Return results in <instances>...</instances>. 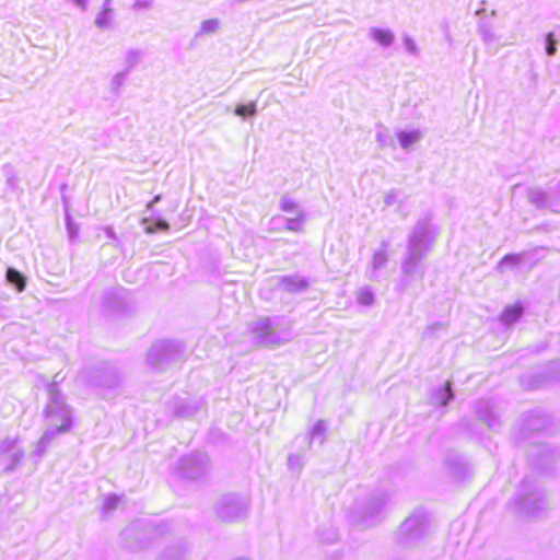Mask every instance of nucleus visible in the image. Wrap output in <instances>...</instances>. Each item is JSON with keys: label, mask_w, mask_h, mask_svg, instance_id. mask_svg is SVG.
I'll return each instance as SVG.
<instances>
[{"label": "nucleus", "mask_w": 560, "mask_h": 560, "mask_svg": "<svg viewBox=\"0 0 560 560\" xmlns=\"http://www.w3.org/2000/svg\"><path fill=\"white\" fill-rule=\"evenodd\" d=\"M158 230H161V231H168L170 230V224L163 220V219H159L154 225H148L145 226V233L148 234H153L155 233Z\"/></svg>", "instance_id": "36"}, {"label": "nucleus", "mask_w": 560, "mask_h": 560, "mask_svg": "<svg viewBox=\"0 0 560 560\" xmlns=\"http://www.w3.org/2000/svg\"><path fill=\"white\" fill-rule=\"evenodd\" d=\"M516 503L520 512L528 517H539L548 509L545 492L527 479L522 483V491Z\"/></svg>", "instance_id": "3"}, {"label": "nucleus", "mask_w": 560, "mask_h": 560, "mask_svg": "<svg viewBox=\"0 0 560 560\" xmlns=\"http://www.w3.org/2000/svg\"><path fill=\"white\" fill-rule=\"evenodd\" d=\"M57 438L56 434L52 433V431L45 430L42 438L36 443L32 455L36 456L38 458L43 457L50 445V443Z\"/></svg>", "instance_id": "16"}, {"label": "nucleus", "mask_w": 560, "mask_h": 560, "mask_svg": "<svg viewBox=\"0 0 560 560\" xmlns=\"http://www.w3.org/2000/svg\"><path fill=\"white\" fill-rule=\"evenodd\" d=\"M200 402H190L186 401V399H180L175 402L174 412L179 417H190L200 408Z\"/></svg>", "instance_id": "17"}, {"label": "nucleus", "mask_w": 560, "mask_h": 560, "mask_svg": "<svg viewBox=\"0 0 560 560\" xmlns=\"http://www.w3.org/2000/svg\"><path fill=\"white\" fill-rule=\"evenodd\" d=\"M7 281L14 285L19 292L25 289V277L14 268H8L5 273Z\"/></svg>", "instance_id": "22"}, {"label": "nucleus", "mask_w": 560, "mask_h": 560, "mask_svg": "<svg viewBox=\"0 0 560 560\" xmlns=\"http://www.w3.org/2000/svg\"><path fill=\"white\" fill-rule=\"evenodd\" d=\"M454 398L451 382H446L445 386L438 388L431 397L432 404L439 406H447Z\"/></svg>", "instance_id": "14"}, {"label": "nucleus", "mask_w": 560, "mask_h": 560, "mask_svg": "<svg viewBox=\"0 0 560 560\" xmlns=\"http://www.w3.org/2000/svg\"><path fill=\"white\" fill-rule=\"evenodd\" d=\"M387 138H389V136L386 132H377L376 135V141L380 143L381 147L386 145Z\"/></svg>", "instance_id": "44"}, {"label": "nucleus", "mask_w": 560, "mask_h": 560, "mask_svg": "<svg viewBox=\"0 0 560 560\" xmlns=\"http://www.w3.org/2000/svg\"><path fill=\"white\" fill-rule=\"evenodd\" d=\"M119 502H120V497H118L116 494H109V495L105 497L102 509L104 512H112L115 509H117Z\"/></svg>", "instance_id": "33"}, {"label": "nucleus", "mask_w": 560, "mask_h": 560, "mask_svg": "<svg viewBox=\"0 0 560 560\" xmlns=\"http://www.w3.org/2000/svg\"><path fill=\"white\" fill-rule=\"evenodd\" d=\"M385 498H376L373 500V502L370 503L368 511L364 512V515L362 517L357 516L355 522L370 525L369 518L376 515L385 504Z\"/></svg>", "instance_id": "18"}, {"label": "nucleus", "mask_w": 560, "mask_h": 560, "mask_svg": "<svg viewBox=\"0 0 560 560\" xmlns=\"http://www.w3.org/2000/svg\"><path fill=\"white\" fill-rule=\"evenodd\" d=\"M399 144L402 149L408 150L411 145L416 144L422 139V133L418 130L410 132L400 131L397 135Z\"/></svg>", "instance_id": "19"}, {"label": "nucleus", "mask_w": 560, "mask_h": 560, "mask_svg": "<svg viewBox=\"0 0 560 560\" xmlns=\"http://www.w3.org/2000/svg\"><path fill=\"white\" fill-rule=\"evenodd\" d=\"M19 178L15 174V172L11 168L7 172V185L10 186L12 189H15L18 187Z\"/></svg>", "instance_id": "41"}, {"label": "nucleus", "mask_w": 560, "mask_h": 560, "mask_svg": "<svg viewBox=\"0 0 560 560\" xmlns=\"http://www.w3.org/2000/svg\"><path fill=\"white\" fill-rule=\"evenodd\" d=\"M400 197H401V191L400 190H398V189H390L385 195L384 203L387 207H392L394 205L400 203L401 202Z\"/></svg>", "instance_id": "32"}, {"label": "nucleus", "mask_w": 560, "mask_h": 560, "mask_svg": "<svg viewBox=\"0 0 560 560\" xmlns=\"http://www.w3.org/2000/svg\"><path fill=\"white\" fill-rule=\"evenodd\" d=\"M112 0H105L103 3L102 12L110 14L113 12L112 9Z\"/></svg>", "instance_id": "46"}, {"label": "nucleus", "mask_w": 560, "mask_h": 560, "mask_svg": "<svg viewBox=\"0 0 560 560\" xmlns=\"http://www.w3.org/2000/svg\"><path fill=\"white\" fill-rule=\"evenodd\" d=\"M183 555V550L168 549L158 560H182Z\"/></svg>", "instance_id": "38"}, {"label": "nucleus", "mask_w": 560, "mask_h": 560, "mask_svg": "<svg viewBox=\"0 0 560 560\" xmlns=\"http://www.w3.org/2000/svg\"><path fill=\"white\" fill-rule=\"evenodd\" d=\"M429 230L430 223L428 219L418 221L409 235L407 247L429 252L431 245Z\"/></svg>", "instance_id": "9"}, {"label": "nucleus", "mask_w": 560, "mask_h": 560, "mask_svg": "<svg viewBox=\"0 0 560 560\" xmlns=\"http://www.w3.org/2000/svg\"><path fill=\"white\" fill-rule=\"evenodd\" d=\"M161 200V195H156L151 201L153 205L158 203Z\"/></svg>", "instance_id": "48"}, {"label": "nucleus", "mask_w": 560, "mask_h": 560, "mask_svg": "<svg viewBox=\"0 0 560 560\" xmlns=\"http://www.w3.org/2000/svg\"><path fill=\"white\" fill-rule=\"evenodd\" d=\"M428 520L423 514H412L399 527V536L405 544H413L428 533Z\"/></svg>", "instance_id": "7"}, {"label": "nucleus", "mask_w": 560, "mask_h": 560, "mask_svg": "<svg viewBox=\"0 0 560 560\" xmlns=\"http://www.w3.org/2000/svg\"><path fill=\"white\" fill-rule=\"evenodd\" d=\"M247 501L234 494H225L215 503V513L224 522L241 518L247 510Z\"/></svg>", "instance_id": "6"}, {"label": "nucleus", "mask_w": 560, "mask_h": 560, "mask_svg": "<svg viewBox=\"0 0 560 560\" xmlns=\"http://www.w3.org/2000/svg\"><path fill=\"white\" fill-rule=\"evenodd\" d=\"M128 71H120V72H117L112 81H110V90L114 92V93H117L119 91V89L121 88V85L124 84L125 82V79H126V75H127Z\"/></svg>", "instance_id": "34"}, {"label": "nucleus", "mask_w": 560, "mask_h": 560, "mask_svg": "<svg viewBox=\"0 0 560 560\" xmlns=\"http://www.w3.org/2000/svg\"><path fill=\"white\" fill-rule=\"evenodd\" d=\"M386 262H387V254H386L385 248L376 250L373 254V257L371 260V266H372L373 271L382 269L383 267H385Z\"/></svg>", "instance_id": "27"}, {"label": "nucleus", "mask_w": 560, "mask_h": 560, "mask_svg": "<svg viewBox=\"0 0 560 560\" xmlns=\"http://www.w3.org/2000/svg\"><path fill=\"white\" fill-rule=\"evenodd\" d=\"M478 34L480 35L485 45L489 46L498 40V36L492 31V26L490 23L480 22L477 27Z\"/></svg>", "instance_id": "20"}, {"label": "nucleus", "mask_w": 560, "mask_h": 560, "mask_svg": "<svg viewBox=\"0 0 560 560\" xmlns=\"http://www.w3.org/2000/svg\"><path fill=\"white\" fill-rule=\"evenodd\" d=\"M495 15V11H491V16H494Z\"/></svg>", "instance_id": "53"}, {"label": "nucleus", "mask_w": 560, "mask_h": 560, "mask_svg": "<svg viewBox=\"0 0 560 560\" xmlns=\"http://www.w3.org/2000/svg\"><path fill=\"white\" fill-rule=\"evenodd\" d=\"M540 422H541V420H540L539 418H537V419H530V420H528V422H527V424H526V425H527V428H528L529 430H533V431H539V430H541V429H542V427L540 425Z\"/></svg>", "instance_id": "43"}, {"label": "nucleus", "mask_w": 560, "mask_h": 560, "mask_svg": "<svg viewBox=\"0 0 560 560\" xmlns=\"http://www.w3.org/2000/svg\"><path fill=\"white\" fill-rule=\"evenodd\" d=\"M522 314L523 307L520 304L509 305L500 315V319L504 325L510 326L517 322Z\"/></svg>", "instance_id": "15"}, {"label": "nucleus", "mask_w": 560, "mask_h": 560, "mask_svg": "<svg viewBox=\"0 0 560 560\" xmlns=\"http://www.w3.org/2000/svg\"><path fill=\"white\" fill-rule=\"evenodd\" d=\"M47 392L48 401L44 409L46 430L52 431L57 436L68 433L73 424V410L67 404L65 395L59 390L55 381L48 385Z\"/></svg>", "instance_id": "1"}, {"label": "nucleus", "mask_w": 560, "mask_h": 560, "mask_svg": "<svg viewBox=\"0 0 560 560\" xmlns=\"http://www.w3.org/2000/svg\"><path fill=\"white\" fill-rule=\"evenodd\" d=\"M153 206H154V205H153V202H152V201H150V202L147 205V209H148V210H152Z\"/></svg>", "instance_id": "49"}, {"label": "nucleus", "mask_w": 560, "mask_h": 560, "mask_svg": "<svg viewBox=\"0 0 560 560\" xmlns=\"http://www.w3.org/2000/svg\"><path fill=\"white\" fill-rule=\"evenodd\" d=\"M287 225L285 229L289 231L298 232L302 229V225L305 221V212H299L295 215L285 219Z\"/></svg>", "instance_id": "26"}, {"label": "nucleus", "mask_w": 560, "mask_h": 560, "mask_svg": "<svg viewBox=\"0 0 560 560\" xmlns=\"http://www.w3.org/2000/svg\"><path fill=\"white\" fill-rule=\"evenodd\" d=\"M528 199L539 209H549L551 212H560V201H552L548 194L540 189H530Z\"/></svg>", "instance_id": "11"}, {"label": "nucleus", "mask_w": 560, "mask_h": 560, "mask_svg": "<svg viewBox=\"0 0 560 560\" xmlns=\"http://www.w3.org/2000/svg\"><path fill=\"white\" fill-rule=\"evenodd\" d=\"M141 59V52L137 49H130L127 51L125 56V62L127 65L126 71L129 72L130 69H132L136 65L139 63Z\"/></svg>", "instance_id": "31"}, {"label": "nucleus", "mask_w": 560, "mask_h": 560, "mask_svg": "<svg viewBox=\"0 0 560 560\" xmlns=\"http://www.w3.org/2000/svg\"><path fill=\"white\" fill-rule=\"evenodd\" d=\"M485 11H486L485 9H479V10H477L476 14L480 15V14L485 13Z\"/></svg>", "instance_id": "50"}, {"label": "nucleus", "mask_w": 560, "mask_h": 560, "mask_svg": "<svg viewBox=\"0 0 560 560\" xmlns=\"http://www.w3.org/2000/svg\"><path fill=\"white\" fill-rule=\"evenodd\" d=\"M69 233H70V236L73 237L74 235V230H72L71 228H69Z\"/></svg>", "instance_id": "52"}, {"label": "nucleus", "mask_w": 560, "mask_h": 560, "mask_svg": "<svg viewBox=\"0 0 560 560\" xmlns=\"http://www.w3.org/2000/svg\"><path fill=\"white\" fill-rule=\"evenodd\" d=\"M288 466L291 470L300 471L303 467V460L300 455L291 454L288 457Z\"/></svg>", "instance_id": "37"}, {"label": "nucleus", "mask_w": 560, "mask_h": 560, "mask_svg": "<svg viewBox=\"0 0 560 560\" xmlns=\"http://www.w3.org/2000/svg\"><path fill=\"white\" fill-rule=\"evenodd\" d=\"M105 232H106L107 237H109L112 240H116V233L112 226H106Z\"/></svg>", "instance_id": "47"}, {"label": "nucleus", "mask_w": 560, "mask_h": 560, "mask_svg": "<svg viewBox=\"0 0 560 560\" xmlns=\"http://www.w3.org/2000/svg\"><path fill=\"white\" fill-rule=\"evenodd\" d=\"M148 222H149V219H148V218H143V219H142V221H141V223H142L143 225H144V224H147Z\"/></svg>", "instance_id": "51"}, {"label": "nucleus", "mask_w": 560, "mask_h": 560, "mask_svg": "<svg viewBox=\"0 0 560 560\" xmlns=\"http://www.w3.org/2000/svg\"><path fill=\"white\" fill-rule=\"evenodd\" d=\"M178 474L186 479H199L210 471L208 456L203 453H195L182 457L178 462Z\"/></svg>", "instance_id": "4"}, {"label": "nucleus", "mask_w": 560, "mask_h": 560, "mask_svg": "<svg viewBox=\"0 0 560 560\" xmlns=\"http://www.w3.org/2000/svg\"><path fill=\"white\" fill-rule=\"evenodd\" d=\"M279 206L283 212L290 213L292 215H295L299 212H304V210L300 208L296 201L289 195H283L280 198Z\"/></svg>", "instance_id": "23"}, {"label": "nucleus", "mask_w": 560, "mask_h": 560, "mask_svg": "<svg viewBox=\"0 0 560 560\" xmlns=\"http://www.w3.org/2000/svg\"><path fill=\"white\" fill-rule=\"evenodd\" d=\"M358 302L364 306H371L374 303V293L369 288H362L358 291Z\"/></svg>", "instance_id": "30"}, {"label": "nucleus", "mask_w": 560, "mask_h": 560, "mask_svg": "<svg viewBox=\"0 0 560 560\" xmlns=\"http://www.w3.org/2000/svg\"><path fill=\"white\" fill-rule=\"evenodd\" d=\"M428 252L407 247L406 256L401 265V271L405 276L411 277L418 272L421 260Z\"/></svg>", "instance_id": "10"}, {"label": "nucleus", "mask_w": 560, "mask_h": 560, "mask_svg": "<svg viewBox=\"0 0 560 560\" xmlns=\"http://www.w3.org/2000/svg\"><path fill=\"white\" fill-rule=\"evenodd\" d=\"M523 261V256L521 254L514 255H505L499 262L498 269L502 272L505 266H516Z\"/></svg>", "instance_id": "29"}, {"label": "nucleus", "mask_w": 560, "mask_h": 560, "mask_svg": "<svg viewBox=\"0 0 560 560\" xmlns=\"http://www.w3.org/2000/svg\"><path fill=\"white\" fill-rule=\"evenodd\" d=\"M24 458V450L18 439L7 438L0 442V462L4 465V471L15 470Z\"/></svg>", "instance_id": "8"}, {"label": "nucleus", "mask_w": 560, "mask_h": 560, "mask_svg": "<svg viewBox=\"0 0 560 560\" xmlns=\"http://www.w3.org/2000/svg\"><path fill=\"white\" fill-rule=\"evenodd\" d=\"M325 433H326V423L324 420H318L314 427L312 428L310 432V444L313 441L318 440L319 444H323L325 441Z\"/></svg>", "instance_id": "24"}, {"label": "nucleus", "mask_w": 560, "mask_h": 560, "mask_svg": "<svg viewBox=\"0 0 560 560\" xmlns=\"http://www.w3.org/2000/svg\"><path fill=\"white\" fill-rule=\"evenodd\" d=\"M290 326L279 317H259L248 324L247 331L257 347H275L290 339Z\"/></svg>", "instance_id": "2"}, {"label": "nucleus", "mask_w": 560, "mask_h": 560, "mask_svg": "<svg viewBox=\"0 0 560 560\" xmlns=\"http://www.w3.org/2000/svg\"><path fill=\"white\" fill-rule=\"evenodd\" d=\"M180 355V345L171 340H160L152 345L147 354V363L159 368L164 363L177 360Z\"/></svg>", "instance_id": "5"}, {"label": "nucleus", "mask_w": 560, "mask_h": 560, "mask_svg": "<svg viewBox=\"0 0 560 560\" xmlns=\"http://www.w3.org/2000/svg\"><path fill=\"white\" fill-rule=\"evenodd\" d=\"M483 421L490 429H494L499 424L498 419L493 417H490L489 419L485 418Z\"/></svg>", "instance_id": "45"}, {"label": "nucleus", "mask_w": 560, "mask_h": 560, "mask_svg": "<svg viewBox=\"0 0 560 560\" xmlns=\"http://www.w3.org/2000/svg\"><path fill=\"white\" fill-rule=\"evenodd\" d=\"M279 285L289 293L304 292L308 288V281L300 276H285L279 279Z\"/></svg>", "instance_id": "12"}, {"label": "nucleus", "mask_w": 560, "mask_h": 560, "mask_svg": "<svg viewBox=\"0 0 560 560\" xmlns=\"http://www.w3.org/2000/svg\"><path fill=\"white\" fill-rule=\"evenodd\" d=\"M152 5V0H135L132 8L133 10H144Z\"/></svg>", "instance_id": "42"}, {"label": "nucleus", "mask_w": 560, "mask_h": 560, "mask_svg": "<svg viewBox=\"0 0 560 560\" xmlns=\"http://www.w3.org/2000/svg\"><path fill=\"white\" fill-rule=\"evenodd\" d=\"M402 42H404V47L407 52H409L412 56L419 55L418 46L416 45L415 40L410 36H405Z\"/></svg>", "instance_id": "39"}, {"label": "nucleus", "mask_w": 560, "mask_h": 560, "mask_svg": "<svg viewBox=\"0 0 560 560\" xmlns=\"http://www.w3.org/2000/svg\"><path fill=\"white\" fill-rule=\"evenodd\" d=\"M234 114L243 118L254 117L257 114V104L255 102H250L245 105H237Z\"/></svg>", "instance_id": "25"}, {"label": "nucleus", "mask_w": 560, "mask_h": 560, "mask_svg": "<svg viewBox=\"0 0 560 560\" xmlns=\"http://www.w3.org/2000/svg\"><path fill=\"white\" fill-rule=\"evenodd\" d=\"M557 43L553 33H548L546 37V52L548 56H553L557 52Z\"/></svg>", "instance_id": "35"}, {"label": "nucleus", "mask_w": 560, "mask_h": 560, "mask_svg": "<svg viewBox=\"0 0 560 560\" xmlns=\"http://www.w3.org/2000/svg\"><path fill=\"white\" fill-rule=\"evenodd\" d=\"M369 36L384 47H389L395 39V35L392 31L378 27H371L369 30Z\"/></svg>", "instance_id": "13"}, {"label": "nucleus", "mask_w": 560, "mask_h": 560, "mask_svg": "<svg viewBox=\"0 0 560 560\" xmlns=\"http://www.w3.org/2000/svg\"><path fill=\"white\" fill-rule=\"evenodd\" d=\"M120 381L119 373L114 369H109L101 376L100 385L106 388H115L120 384Z\"/></svg>", "instance_id": "21"}, {"label": "nucleus", "mask_w": 560, "mask_h": 560, "mask_svg": "<svg viewBox=\"0 0 560 560\" xmlns=\"http://www.w3.org/2000/svg\"><path fill=\"white\" fill-rule=\"evenodd\" d=\"M220 21L218 19L206 20L201 23L199 34L208 35L219 31Z\"/></svg>", "instance_id": "28"}, {"label": "nucleus", "mask_w": 560, "mask_h": 560, "mask_svg": "<svg viewBox=\"0 0 560 560\" xmlns=\"http://www.w3.org/2000/svg\"><path fill=\"white\" fill-rule=\"evenodd\" d=\"M109 14L107 13H104V12H100L96 18H95V25L102 30H105V28H108L109 27Z\"/></svg>", "instance_id": "40"}]
</instances>
